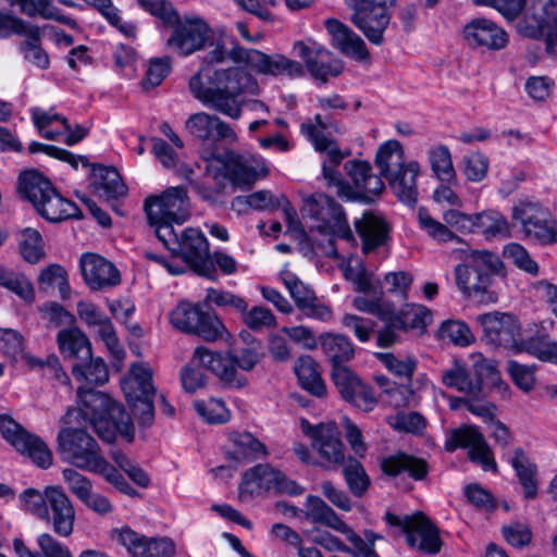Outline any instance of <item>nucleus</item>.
Segmentation results:
<instances>
[{
    "mask_svg": "<svg viewBox=\"0 0 557 557\" xmlns=\"http://www.w3.org/2000/svg\"><path fill=\"white\" fill-rule=\"evenodd\" d=\"M145 211L148 221L158 230L163 225H182L190 215V201L184 187H169L160 195H151L145 199Z\"/></svg>",
    "mask_w": 557,
    "mask_h": 557,
    "instance_id": "obj_8",
    "label": "nucleus"
},
{
    "mask_svg": "<svg viewBox=\"0 0 557 557\" xmlns=\"http://www.w3.org/2000/svg\"><path fill=\"white\" fill-rule=\"evenodd\" d=\"M81 272L91 290H103L121 283L115 265L100 255L87 252L79 260Z\"/></svg>",
    "mask_w": 557,
    "mask_h": 557,
    "instance_id": "obj_26",
    "label": "nucleus"
},
{
    "mask_svg": "<svg viewBox=\"0 0 557 557\" xmlns=\"http://www.w3.org/2000/svg\"><path fill=\"white\" fill-rule=\"evenodd\" d=\"M120 417H109L108 414H103L101 417L92 418L90 420V424L92 425L95 432L98 434V436L108 442L111 443L115 440L116 433L119 432L127 442H133L134 440V426L132 423V419L128 416L127 420V426L129 429V435L126 434L124 431V425L120 423Z\"/></svg>",
    "mask_w": 557,
    "mask_h": 557,
    "instance_id": "obj_46",
    "label": "nucleus"
},
{
    "mask_svg": "<svg viewBox=\"0 0 557 557\" xmlns=\"http://www.w3.org/2000/svg\"><path fill=\"white\" fill-rule=\"evenodd\" d=\"M304 216L314 220L317 230L322 234H334L347 243L355 242L342 207L322 193L313 194L304 200Z\"/></svg>",
    "mask_w": 557,
    "mask_h": 557,
    "instance_id": "obj_10",
    "label": "nucleus"
},
{
    "mask_svg": "<svg viewBox=\"0 0 557 557\" xmlns=\"http://www.w3.org/2000/svg\"><path fill=\"white\" fill-rule=\"evenodd\" d=\"M345 170L354 184V187L346 186L344 196L348 198L370 202L385 189L382 178L372 173V168L367 161H348Z\"/></svg>",
    "mask_w": 557,
    "mask_h": 557,
    "instance_id": "obj_22",
    "label": "nucleus"
},
{
    "mask_svg": "<svg viewBox=\"0 0 557 557\" xmlns=\"http://www.w3.org/2000/svg\"><path fill=\"white\" fill-rule=\"evenodd\" d=\"M385 521L403 530L410 547L425 554H436L441 550L440 530L423 512L398 517L387 511Z\"/></svg>",
    "mask_w": 557,
    "mask_h": 557,
    "instance_id": "obj_14",
    "label": "nucleus"
},
{
    "mask_svg": "<svg viewBox=\"0 0 557 557\" xmlns=\"http://www.w3.org/2000/svg\"><path fill=\"white\" fill-rule=\"evenodd\" d=\"M280 277L294 299L297 308L308 318L320 321H329L332 318V310L321 302L314 292L306 286L295 274L282 271Z\"/></svg>",
    "mask_w": 557,
    "mask_h": 557,
    "instance_id": "obj_25",
    "label": "nucleus"
},
{
    "mask_svg": "<svg viewBox=\"0 0 557 557\" xmlns=\"http://www.w3.org/2000/svg\"><path fill=\"white\" fill-rule=\"evenodd\" d=\"M92 185L96 191L107 200L116 199L127 194L120 173L112 166H92Z\"/></svg>",
    "mask_w": 557,
    "mask_h": 557,
    "instance_id": "obj_36",
    "label": "nucleus"
},
{
    "mask_svg": "<svg viewBox=\"0 0 557 557\" xmlns=\"http://www.w3.org/2000/svg\"><path fill=\"white\" fill-rule=\"evenodd\" d=\"M475 233H482L486 237L507 236L509 227L499 212L490 210L475 214Z\"/></svg>",
    "mask_w": 557,
    "mask_h": 557,
    "instance_id": "obj_53",
    "label": "nucleus"
},
{
    "mask_svg": "<svg viewBox=\"0 0 557 557\" xmlns=\"http://www.w3.org/2000/svg\"><path fill=\"white\" fill-rule=\"evenodd\" d=\"M122 389L138 423L144 428L151 426L154 421L156 388L150 367L145 363L133 364L129 376L122 382Z\"/></svg>",
    "mask_w": 557,
    "mask_h": 557,
    "instance_id": "obj_9",
    "label": "nucleus"
},
{
    "mask_svg": "<svg viewBox=\"0 0 557 557\" xmlns=\"http://www.w3.org/2000/svg\"><path fill=\"white\" fill-rule=\"evenodd\" d=\"M210 28L201 20H186L180 23L171 37L168 45L181 55H189L205 48L209 38Z\"/></svg>",
    "mask_w": 557,
    "mask_h": 557,
    "instance_id": "obj_28",
    "label": "nucleus"
},
{
    "mask_svg": "<svg viewBox=\"0 0 557 557\" xmlns=\"http://www.w3.org/2000/svg\"><path fill=\"white\" fill-rule=\"evenodd\" d=\"M457 448H467L469 460L484 471H498L493 450L478 426L463 425L450 432L445 449L453 453Z\"/></svg>",
    "mask_w": 557,
    "mask_h": 557,
    "instance_id": "obj_18",
    "label": "nucleus"
},
{
    "mask_svg": "<svg viewBox=\"0 0 557 557\" xmlns=\"http://www.w3.org/2000/svg\"><path fill=\"white\" fill-rule=\"evenodd\" d=\"M350 395L345 400L364 412L372 411L379 403L373 388L362 380L354 387Z\"/></svg>",
    "mask_w": 557,
    "mask_h": 557,
    "instance_id": "obj_64",
    "label": "nucleus"
},
{
    "mask_svg": "<svg viewBox=\"0 0 557 557\" xmlns=\"http://www.w3.org/2000/svg\"><path fill=\"white\" fill-rule=\"evenodd\" d=\"M300 386L315 397L326 394V386L321 376L319 364L310 357H300L294 367Z\"/></svg>",
    "mask_w": 557,
    "mask_h": 557,
    "instance_id": "obj_38",
    "label": "nucleus"
},
{
    "mask_svg": "<svg viewBox=\"0 0 557 557\" xmlns=\"http://www.w3.org/2000/svg\"><path fill=\"white\" fill-rule=\"evenodd\" d=\"M420 174V164L416 160L408 161L400 171L386 180L394 195L404 203L413 206L418 201L417 178Z\"/></svg>",
    "mask_w": 557,
    "mask_h": 557,
    "instance_id": "obj_34",
    "label": "nucleus"
},
{
    "mask_svg": "<svg viewBox=\"0 0 557 557\" xmlns=\"http://www.w3.org/2000/svg\"><path fill=\"white\" fill-rule=\"evenodd\" d=\"M441 382L447 388L455 389L459 393L471 397L480 396V384L473 381L472 373L465 364L455 360L453 364L441 371Z\"/></svg>",
    "mask_w": 557,
    "mask_h": 557,
    "instance_id": "obj_37",
    "label": "nucleus"
},
{
    "mask_svg": "<svg viewBox=\"0 0 557 557\" xmlns=\"http://www.w3.org/2000/svg\"><path fill=\"white\" fill-rule=\"evenodd\" d=\"M23 258L29 263L38 262L44 256L42 238L38 231L27 228L20 244Z\"/></svg>",
    "mask_w": 557,
    "mask_h": 557,
    "instance_id": "obj_63",
    "label": "nucleus"
},
{
    "mask_svg": "<svg viewBox=\"0 0 557 557\" xmlns=\"http://www.w3.org/2000/svg\"><path fill=\"white\" fill-rule=\"evenodd\" d=\"M206 174L211 176L216 184L228 180L233 185L250 187L260 177L267 174V169L260 161L250 156H242L228 152L216 161L206 164Z\"/></svg>",
    "mask_w": 557,
    "mask_h": 557,
    "instance_id": "obj_11",
    "label": "nucleus"
},
{
    "mask_svg": "<svg viewBox=\"0 0 557 557\" xmlns=\"http://www.w3.org/2000/svg\"><path fill=\"white\" fill-rule=\"evenodd\" d=\"M185 128L202 146L201 156L206 164L212 160L216 161L219 145H234L238 140L237 133L231 124L216 114L203 111L189 115Z\"/></svg>",
    "mask_w": 557,
    "mask_h": 557,
    "instance_id": "obj_6",
    "label": "nucleus"
},
{
    "mask_svg": "<svg viewBox=\"0 0 557 557\" xmlns=\"http://www.w3.org/2000/svg\"><path fill=\"white\" fill-rule=\"evenodd\" d=\"M500 258L487 250L472 251L469 261L455 268V282L468 298L480 302H495L497 296L490 290L493 275L500 272Z\"/></svg>",
    "mask_w": 557,
    "mask_h": 557,
    "instance_id": "obj_3",
    "label": "nucleus"
},
{
    "mask_svg": "<svg viewBox=\"0 0 557 557\" xmlns=\"http://www.w3.org/2000/svg\"><path fill=\"white\" fill-rule=\"evenodd\" d=\"M247 63L260 74L272 76L301 77L305 74L304 65L283 54H265L259 50L245 52Z\"/></svg>",
    "mask_w": 557,
    "mask_h": 557,
    "instance_id": "obj_29",
    "label": "nucleus"
},
{
    "mask_svg": "<svg viewBox=\"0 0 557 557\" xmlns=\"http://www.w3.org/2000/svg\"><path fill=\"white\" fill-rule=\"evenodd\" d=\"M376 358L397 376L410 379L417 362L411 357L398 358L392 352H376Z\"/></svg>",
    "mask_w": 557,
    "mask_h": 557,
    "instance_id": "obj_61",
    "label": "nucleus"
},
{
    "mask_svg": "<svg viewBox=\"0 0 557 557\" xmlns=\"http://www.w3.org/2000/svg\"><path fill=\"white\" fill-rule=\"evenodd\" d=\"M275 206H277V203L273 200L271 193L268 190L255 191L248 196H238L232 201V208L239 212L246 208L265 210L274 208Z\"/></svg>",
    "mask_w": 557,
    "mask_h": 557,
    "instance_id": "obj_60",
    "label": "nucleus"
},
{
    "mask_svg": "<svg viewBox=\"0 0 557 557\" xmlns=\"http://www.w3.org/2000/svg\"><path fill=\"white\" fill-rule=\"evenodd\" d=\"M312 446L330 463L343 465L345 461L344 444L335 423H322L311 429Z\"/></svg>",
    "mask_w": 557,
    "mask_h": 557,
    "instance_id": "obj_31",
    "label": "nucleus"
},
{
    "mask_svg": "<svg viewBox=\"0 0 557 557\" xmlns=\"http://www.w3.org/2000/svg\"><path fill=\"white\" fill-rule=\"evenodd\" d=\"M238 491L239 497L246 500L271 493L298 496L305 488L271 465L259 463L243 473Z\"/></svg>",
    "mask_w": 557,
    "mask_h": 557,
    "instance_id": "obj_7",
    "label": "nucleus"
},
{
    "mask_svg": "<svg viewBox=\"0 0 557 557\" xmlns=\"http://www.w3.org/2000/svg\"><path fill=\"white\" fill-rule=\"evenodd\" d=\"M10 5L17 7L21 13L30 17L39 15L46 20L70 23V18L62 15L60 10L52 5L51 0H10Z\"/></svg>",
    "mask_w": 557,
    "mask_h": 557,
    "instance_id": "obj_48",
    "label": "nucleus"
},
{
    "mask_svg": "<svg viewBox=\"0 0 557 557\" xmlns=\"http://www.w3.org/2000/svg\"><path fill=\"white\" fill-rule=\"evenodd\" d=\"M428 160L433 174L443 183L451 184L456 181V171L451 153L445 145H434L428 150Z\"/></svg>",
    "mask_w": 557,
    "mask_h": 557,
    "instance_id": "obj_45",
    "label": "nucleus"
},
{
    "mask_svg": "<svg viewBox=\"0 0 557 557\" xmlns=\"http://www.w3.org/2000/svg\"><path fill=\"white\" fill-rule=\"evenodd\" d=\"M209 78L211 85H214L215 94L212 97L214 111L233 120H239L244 107L242 96L258 94L257 81L240 66L218 70Z\"/></svg>",
    "mask_w": 557,
    "mask_h": 557,
    "instance_id": "obj_4",
    "label": "nucleus"
},
{
    "mask_svg": "<svg viewBox=\"0 0 557 557\" xmlns=\"http://www.w3.org/2000/svg\"><path fill=\"white\" fill-rule=\"evenodd\" d=\"M260 359L259 346L243 348L238 354L228 351L226 356L202 346L197 347L194 351V360H198L205 369L211 371L228 388L245 387L248 380L237 369L249 372L253 370Z\"/></svg>",
    "mask_w": 557,
    "mask_h": 557,
    "instance_id": "obj_5",
    "label": "nucleus"
},
{
    "mask_svg": "<svg viewBox=\"0 0 557 557\" xmlns=\"http://www.w3.org/2000/svg\"><path fill=\"white\" fill-rule=\"evenodd\" d=\"M293 50L304 61L309 74L322 83L338 76L344 70L343 61L312 38L296 41Z\"/></svg>",
    "mask_w": 557,
    "mask_h": 557,
    "instance_id": "obj_19",
    "label": "nucleus"
},
{
    "mask_svg": "<svg viewBox=\"0 0 557 557\" xmlns=\"http://www.w3.org/2000/svg\"><path fill=\"white\" fill-rule=\"evenodd\" d=\"M418 220L420 227L424 230L429 236L438 243H447L450 240H459V237L454 234L445 224L433 219L426 210L420 209L418 212Z\"/></svg>",
    "mask_w": 557,
    "mask_h": 557,
    "instance_id": "obj_59",
    "label": "nucleus"
},
{
    "mask_svg": "<svg viewBox=\"0 0 557 557\" xmlns=\"http://www.w3.org/2000/svg\"><path fill=\"white\" fill-rule=\"evenodd\" d=\"M389 310L400 331L423 330L432 321V312L426 307L414 304H406L399 311L391 305Z\"/></svg>",
    "mask_w": 557,
    "mask_h": 557,
    "instance_id": "obj_40",
    "label": "nucleus"
},
{
    "mask_svg": "<svg viewBox=\"0 0 557 557\" xmlns=\"http://www.w3.org/2000/svg\"><path fill=\"white\" fill-rule=\"evenodd\" d=\"M320 345L324 355L331 361L332 368L345 364L355 356L354 344L347 336L342 334H323L320 336Z\"/></svg>",
    "mask_w": 557,
    "mask_h": 557,
    "instance_id": "obj_39",
    "label": "nucleus"
},
{
    "mask_svg": "<svg viewBox=\"0 0 557 557\" xmlns=\"http://www.w3.org/2000/svg\"><path fill=\"white\" fill-rule=\"evenodd\" d=\"M397 0H350L354 9L352 23L374 45L383 42V34L389 24L387 8L395 5Z\"/></svg>",
    "mask_w": 557,
    "mask_h": 557,
    "instance_id": "obj_17",
    "label": "nucleus"
},
{
    "mask_svg": "<svg viewBox=\"0 0 557 557\" xmlns=\"http://www.w3.org/2000/svg\"><path fill=\"white\" fill-rule=\"evenodd\" d=\"M230 438L234 445L233 457L237 460L253 461L269 455L267 446L249 432H234Z\"/></svg>",
    "mask_w": 557,
    "mask_h": 557,
    "instance_id": "obj_42",
    "label": "nucleus"
},
{
    "mask_svg": "<svg viewBox=\"0 0 557 557\" xmlns=\"http://www.w3.org/2000/svg\"><path fill=\"white\" fill-rule=\"evenodd\" d=\"M57 342L60 351L69 358H90L91 345L87 336L78 327L63 329L58 333Z\"/></svg>",
    "mask_w": 557,
    "mask_h": 557,
    "instance_id": "obj_41",
    "label": "nucleus"
},
{
    "mask_svg": "<svg viewBox=\"0 0 557 557\" xmlns=\"http://www.w3.org/2000/svg\"><path fill=\"white\" fill-rule=\"evenodd\" d=\"M374 163L379 170V176L387 180L408 162L401 144L396 139H389L379 146Z\"/></svg>",
    "mask_w": 557,
    "mask_h": 557,
    "instance_id": "obj_35",
    "label": "nucleus"
},
{
    "mask_svg": "<svg viewBox=\"0 0 557 557\" xmlns=\"http://www.w3.org/2000/svg\"><path fill=\"white\" fill-rule=\"evenodd\" d=\"M38 287L46 293L58 287L61 298H67L70 296V285L66 270L59 264H50L45 268L38 277Z\"/></svg>",
    "mask_w": 557,
    "mask_h": 557,
    "instance_id": "obj_50",
    "label": "nucleus"
},
{
    "mask_svg": "<svg viewBox=\"0 0 557 557\" xmlns=\"http://www.w3.org/2000/svg\"><path fill=\"white\" fill-rule=\"evenodd\" d=\"M351 261V257L348 259L343 258V262L339 263L345 278L356 285L357 292H369L372 287L370 275L367 273L361 262L358 261L356 265H352Z\"/></svg>",
    "mask_w": 557,
    "mask_h": 557,
    "instance_id": "obj_62",
    "label": "nucleus"
},
{
    "mask_svg": "<svg viewBox=\"0 0 557 557\" xmlns=\"http://www.w3.org/2000/svg\"><path fill=\"white\" fill-rule=\"evenodd\" d=\"M18 191L33 203L38 214L50 222L57 223L79 216L76 203L61 196L50 181L37 171L21 173Z\"/></svg>",
    "mask_w": 557,
    "mask_h": 557,
    "instance_id": "obj_1",
    "label": "nucleus"
},
{
    "mask_svg": "<svg viewBox=\"0 0 557 557\" xmlns=\"http://www.w3.org/2000/svg\"><path fill=\"white\" fill-rule=\"evenodd\" d=\"M463 39L474 49L497 51L506 47L507 33L494 21L485 17H475L463 27Z\"/></svg>",
    "mask_w": 557,
    "mask_h": 557,
    "instance_id": "obj_23",
    "label": "nucleus"
},
{
    "mask_svg": "<svg viewBox=\"0 0 557 557\" xmlns=\"http://www.w3.org/2000/svg\"><path fill=\"white\" fill-rule=\"evenodd\" d=\"M525 351L541 361L557 363V342L545 332L521 339L517 352Z\"/></svg>",
    "mask_w": 557,
    "mask_h": 557,
    "instance_id": "obj_43",
    "label": "nucleus"
},
{
    "mask_svg": "<svg viewBox=\"0 0 557 557\" xmlns=\"http://www.w3.org/2000/svg\"><path fill=\"white\" fill-rule=\"evenodd\" d=\"M512 219L524 236L541 245L557 243V220L539 202L522 201L512 208Z\"/></svg>",
    "mask_w": 557,
    "mask_h": 557,
    "instance_id": "obj_15",
    "label": "nucleus"
},
{
    "mask_svg": "<svg viewBox=\"0 0 557 557\" xmlns=\"http://www.w3.org/2000/svg\"><path fill=\"white\" fill-rule=\"evenodd\" d=\"M343 473L350 492L361 497L367 491L370 480L362 465L355 458L344 461Z\"/></svg>",
    "mask_w": 557,
    "mask_h": 557,
    "instance_id": "obj_55",
    "label": "nucleus"
},
{
    "mask_svg": "<svg viewBox=\"0 0 557 557\" xmlns=\"http://www.w3.org/2000/svg\"><path fill=\"white\" fill-rule=\"evenodd\" d=\"M77 397L84 418L90 421L92 418L103 414L120 417V419H122L120 423L124 425V431L129 435V429L127 426L128 413L122 405L113 401L108 395L92 388L85 389L79 387Z\"/></svg>",
    "mask_w": 557,
    "mask_h": 557,
    "instance_id": "obj_27",
    "label": "nucleus"
},
{
    "mask_svg": "<svg viewBox=\"0 0 557 557\" xmlns=\"http://www.w3.org/2000/svg\"><path fill=\"white\" fill-rule=\"evenodd\" d=\"M354 224L361 239V250L364 255H369L387 244L391 228L381 214L367 211Z\"/></svg>",
    "mask_w": 557,
    "mask_h": 557,
    "instance_id": "obj_30",
    "label": "nucleus"
},
{
    "mask_svg": "<svg viewBox=\"0 0 557 557\" xmlns=\"http://www.w3.org/2000/svg\"><path fill=\"white\" fill-rule=\"evenodd\" d=\"M437 337L457 346H468L474 341L469 326L465 322L456 320L444 321L437 331Z\"/></svg>",
    "mask_w": 557,
    "mask_h": 557,
    "instance_id": "obj_54",
    "label": "nucleus"
},
{
    "mask_svg": "<svg viewBox=\"0 0 557 557\" xmlns=\"http://www.w3.org/2000/svg\"><path fill=\"white\" fill-rule=\"evenodd\" d=\"M517 29L532 39L542 37L546 30V51L557 58V0H533Z\"/></svg>",
    "mask_w": 557,
    "mask_h": 557,
    "instance_id": "obj_12",
    "label": "nucleus"
},
{
    "mask_svg": "<svg viewBox=\"0 0 557 557\" xmlns=\"http://www.w3.org/2000/svg\"><path fill=\"white\" fill-rule=\"evenodd\" d=\"M87 362H77L72 373L77 381H85L94 385H102L109 380V370L101 358H87Z\"/></svg>",
    "mask_w": 557,
    "mask_h": 557,
    "instance_id": "obj_47",
    "label": "nucleus"
},
{
    "mask_svg": "<svg viewBox=\"0 0 557 557\" xmlns=\"http://www.w3.org/2000/svg\"><path fill=\"white\" fill-rule=\"evenodd\" d=\"M197 413L208 423H225L230 420V411L221 399L210 398L194 404Z\"/></svg>",
    "mask_w": 557,
    "mask_h": 557,
    "instance_id": "obj_57",
    "label": "nucleus"
},
{
    "mask_svg": "<svg viewBox=\"0 0 557 557\" xmlns=\"http://www.w3.org/2000/svg\"><path fill=\"white\" fill-rule=\"evenodd\" d=\"M58 443L60 450L66 454L71 462L79 469L89 471L101 457L99 445L83 429H62L58 435Z\"/></svg>",
    "mask_w": 557,
    "mask_h": 557,
    "instance_id": "obj_20",
    "label": "nucleus"
},
{
    "mask_svg": "<svg viewBox=\"0 0 557 557\" xmlns=\"http://www.w3.org/2000/svg\"><path fill=\"white\" fill-rule=\"evenodd\" d=\"M0 433L16 451L27 456L38 467L47 469L52 465V453L47 444L9 414H0Z\"/></svg>",
    "mask_w": 557,
    "mask_h": 557,
    "instance_id": "obj_16",
    "label": "nucleus"
},
{
    "mask_svg": "<svg viewBox=\"0 0 557 557\" xmlns=\"http://www.w3.org/2000/svg\"><path fill=\"white\" fill-rule=\"evenodd\" d=\"M382 471L389 476L407 473L412 480L421 481L429 472L428 462L420 457L397 451L381 459Z\"/></svg>",
    "mask_w": 557,
    "mask_h": 557,
    "instance_id": "obj_33",
    "label": "nucleus"
},
{
    "mask_svg": "<svg viewBox=\"0 0 557 557\" xmlns=\"http://www.w3.org/2000/svg\"><path fill=\"white\" fill-rule=\"evenodd\" d=\"M202 308V304L193 305L187 301L178 304L170 315L172 325L182 332L191 334L200 319Z\"/></svg>",
    "mask_w": 557,
    "mask_h": 557,
    "instance_id": "obj_52",
    "label": "nucleus"
},
{
    "mask_svg": "<svg viewBox=\"0 0 557 557\" xmlns=\"http://www.w3.org/2000/svg\"><path fill=\"white\" fill-rule=\"evenodd\" d=\"M88 5L95 8L101 15L121 34L127 38L136 36V26L131 22H123L120 11L114 7L111 0H83Z\"/></svg>",
    "mask_w": 557,
    "mask_h": 557,
    "instance_id": "obj_51",
    "label": "nucleus"
},
{
    "mask_svg": "<svg viewBox=\"0 0 557 557\" xmlns=\"http://www.w3.org/2000/svg\"><path fill=\"white\" fill-rule=\"evenodd\" d=\"M47 516L41 520L50 523L58 535L70 536L76 517L71 499L61 487L47 486Z\"/></svg>",
    "mask_w": 557,
    "mask_h": 557,
    "instance_id": "obj_24",
    "label": "nucleus"
},
{
    "mask_svg": "<svg viewBox=\"0 0 557 557\" xmlns=\"http://www.w3.org/2000/svg\"><path fill=\"white\" fill-rule=\"evenodd\" d=\"M158 239L172 256L181 258L197 274L209 278L214 276L209 242L201 230H176L174 225H163L158 230Z\"/></svg>",
    "mask_w": 557,
    "mask_h": 557,
    "instance_id": "obj_2",
    "label": "nucleus"
},
{
    "mask_svg": "<svg viewBox=\"0 0 557 557\" xmlns=\"http://www.w3.org/2000/svg\"><path fill=\"white\" fill-rule=\"evenodd\" d=\"M314 120L315 124L304 123L301 125V131L307 135L317 151L327 154L330 164H327L326 161L323 162V176L329 186L337 187L338 194L344 196L346 185L341 177V173L336 169V166L342 162L344 154L338 148L336 141L325 135V132H327L329 128L338 131L337 126L335 124H327L322 120L320 114H317Z\"/></svg>",
    "mask_w": 557,
    "mask_h": 557,
    "instance_id": "obj_13",
    "label": "nucleus"
},
{
    "mask_svg": "<svg viewBox=\"0 0 557 557\" xmlns=\"http://www.w3.org/2000/svg\"><path fill=\"white\" fill-rule=\"evenodd\" d=\"M191 334L207 342H216L230 336L221 319L213 311L205 310L203 308L200 312V319Z\"/></svg>",
    "mask_w": 557,
    "mask_h": 557,
    "instance_id": "obj_49",
    "label": "nucleus"
},
{
    "mask_svg": "<svg viewBox=\"0 0 557 557\" xmlns=\"http://www.w3.org/2000/svg\"><path fill=\"white\" fill-rule=\"evenodd\" d=\"M476 321L488 344L517 352L521 339L520 324L515 315L495 311L478 315Z\"/></svg>",
    "mask_w": 557,
    "mask_h": 557,
    "instance_id": "obj_21",
    "label": "nucleus"
},
{
    "mask_svg": "<svg viewBox=\"0 0 557 557\" xmlns=\"http://www.w3.org/2000/svg\"><path fill=\"white\" fill-rule=\"evenodd\" d=\"M510 462L523 487L524 497L534 498L537 492L536 466L530 461L524 450L520 447L513 450Z\"/></svg>",
    "mask_w": 557,
    "mask_h": 557,
    "instance_id": "obj_44",
    "label": "nucleus"
},
{
    "mask_svg": "<svg viewBox=\"0 0 557 557\" xmlns=\"http://www.w3.org/2000/svg\"><path fill=\"white\" fill-rule=\"evenodd\" d=\"M324 25L331 36L332 45L343 54L358 61L369 58L364 41L348 26L336 18H327Z\"/></svg>",
    "mask_w": 557,
    "mask_h": 557,
    "instance_id": "obj_32",
    "label": "nucleus"
},
{
    "mask_svg": "<svg viewBox=\"0 0 557 557\" xmlns=\"http://www.w3.org/2000/svg\"><path fill=\"white\" fill-rule=\"evenodd\" d=\"M116 539L123 545L132 557H147L148 544L150 539L138 534L131 528H122L116 532Z\"/></svg>",
    "mask_w": 557,
    "mask_h": 557,
    "instance_id": "obj_58",
    "label": "nucleus"
},
{
    "mask_svg": "<svg viewBox=\"0 0 557 557\" xmlns=\"http://www.w3.org/2000/svg\"><path fill=\"white\" fill-rule=\"evenodd\" d=\"M473 381L480 384V394L484 384L496 385L500 380L497 362L494 359L484 358L482 355L472 356Z\"/></svg>",
    "mask_w": 557,
    "mask_h": 557,
    "instance_id": "obj_56",
    "label": "nucleus"
}]
</instances>
